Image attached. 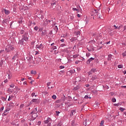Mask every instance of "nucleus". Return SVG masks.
I'll use <instances>...</instances> for the list:
<instances>
[{
	"label": "nucleus",
	"mask_w": 126,
	"mask_h": 126,
	"mask_svg": "<svg viewBox=\"0 0 126 126\" xmlns=\"http://www.w3.org/2000/svg\"><path fill=\"white\" fill-rule=\"evenodd\" d=\"M22 39L19 40L18 44L21 45H26V43L28 41H29V34H28V32H26L22 35Z\"/></svg>",
	"instance_id": "1"
},
{
	"label": "nucleus",
	"mask_w": 126,
	"mask_h": 126,
	"mask_svg": "<svg viewBox=\"0 0 126 126\" xmlns=\"http://www.w3.org/2000/svg\"><path fill=\"white\" fill-rule=\"evenodd\" d=\"M91 16H94L93 19H96V18H98V16H99V10H94L91 13Z\"/></svg>",
	"instance_id": "2"
},
{
	"label": "nucleus",
	"mask_w": 126,
	"mask_h": 126,
	"mask_svg": "<svg viewBox=\"0 0 126 126\" xmlns=\"http://www.w3.org/2000/svg\"><path fill=\"white\" fill-rule=\"evenodd\" d=\"M31 115H32V116H31V118H30V121H34V120H35L36 118L38 117L37 113H34V112H32Z\"/></svg>",
	"instance_id": "3"
},
{
	"label": "nucleus",
	"mask_w": 126,
	"mask_h": 126,
	"mask_svg": "<svg viewBox=\"0 0 126 126\" xmlns=\"http://www.w3.org/2000/svg\"><path fill=\"white\" fill-rule=\"evenodd\" d=\"M13 50H14V47H13V46H12V45L11 44L8 45L5 48V50L6 51L7 53H9V52H11V51H13Z\"/></svg>",
	"instance_id": "4"
},
{
	"label": "nucleus",
	"mask_w": 126,
	"mask_h": 126,
	"mask_svg": "<svg viewBox=\"0 0 126 126\" xmlns=\"http://www.w3.org/2000/svg\"><path fill=\"white\" fill-rule=\"evenodd\" d=\"M87 50H88L89 52H91L92 51V52H94V51H95V49H94V46H93V44L90 45L89 47H87Z\"/></svg>",
	"instance_id": "5"
},
{
	"label": "nucleus",
	"mask_w": 126,
	"mask_h": 126,
	"mask_svg": "<svg viewBox=\"0 0 126 126\" xmlns=\"http://www.w3.org/2000/svg\"><path fill=\"white\" fill-rule=\"evenodd\" d=\"M26 60H27L29 63H31L33 60V57L31 55H29L26 57Z\"/></svg>",
	"instance_id": "6"
},
{
	"label": "nucleus",
	"mask_w": 126,
	"mask_h": 126,
	"mask_svg": "<svg viewBox=\"0 0 126 126\" xmlns=\"http://www.w3.org/2000/svg\"><path fill=\"white\" fill-rule=\"evenodd\" d=\"M91 124V122L89 121V119H86L85 121L84 122V125H85V126H89Z\"/></svg>",
	"instance_id": "7"
},
{
	"label": "nucleus",
	"mask_w": 126,
	"mask_h": 126,
	"mask_svg": "<svg viewBox=\"0 0 126 126\" xmlns=\"http://www.w3.org/2000/svg\"><path fill=\"white\" fill-rule=\"evenodd\" d=\"M94 60H95V58H92V57L89 59L86 62L87 64H90V63H91V62H92V61H94Z\"/></svg>",
	"instance_id": "8"
},
{
	"label": "nucleus",
	"mask_w": 126,
	"mask_h": 126,
	"mask_svg": "<svg viewBox=\"0 0 126 126\" xmlns=\"http://www.w3.org/2000/svg\"><path fill=\"white\" fill-rule=\"evenodd\" d=\"M4 11V13H5V14H6V15H8L10 13V11L7 10V9H6L5 8L3 9L2 11Z\"/></svg>",
	"instance_id": "9"
},
{
	"label": "nucleus",
	"mask_w": 126,
	"mask_h": 126,
	"mask_svg": "<svg viewBox=\"0 0 126 126\" xmlns=\"http://www.w3.org/2000/svg\"><path fill=\"white\" fill-rule=\"evenodd\" d=\"M36 47L37 49H39L40 50H42V49H44V45H43V44H40L39 45H36Z\"/></svg>",
	"instance_id": "10"
},
{
	"label": "nucleus",
	"mask_w": 126,
	"mask_h": 126,
	"mask_svg": "<svg viewBox=\"0 0 126 126\" xmlns=\"http://www.w3.org/2000/svg\"><path fill=\"white\" fill-rule=\"evenodd\" d=\"M93 36L94 37L96 40H98V37H100V34L97 33H93Z\"/></svg>",
	"instance_id": "11"
},
{
	"label": "nucleus",
	"mask_w": 126,
	"mask_h": 126,
	"mask_svg": "<svg viewBox=\"0 0 126 126\" xmlns=\"http://www.w3.org/2000/svg\"><path fill=\"white\" fill-rule=\"evenodd\" d=\"M108 57L107 61H111L112 59H114V56L113 55L109 54Z\"/></svg>",
	"instance_id": "12"
},
{
	"label": "nucleus",
	"mask_w": 126,
	"mask_h": 126,
	"mask_svg": "<svg viewBox=\"0 0 126 126\" xmlns=\"http://www.w3.org/2000/svg\"><path fill=\"white\" fill-rule=\"evenodd\" d=\"M17 58H18V52H17L13 57L12 60H13V61H15V60H16V59H17Z\"/></svg>",
	"instance_id": "13"
},
{
	"label": "nucleus",
	"mask_w": 126,
	"mask_h": 126,
	"mask_svg": "<svg viewBox=\"0 0 126 126\" xmlns=\"http://www.w3.org/2000/svg\"><path fill=\"white\" fill-rule=\"evenodd\" d=\"M52 7H56L57 6V1H54L51 3Z\"/></svg>",
	"instance_id": "14"
},
{
	"label": "nucleus",
	"mask_w": 126,
	"mask_h": 126,
	"mask_svg": "<svg viewBox=\"0 0 126 126\" xmlns=\"http://www.w3.org/2000/svg\"><path fill=\"white\" fill-rule=\"evenodd\" d=\"M51 21H53L52 20H48V19H46L45 21H44V24L45 25H48V24H50V23L51 22Z\"/></svg>",
	"instance_id": "15"
},
{
	"label": "nucleus",
	"mask_w": 126,
	"mask_h": 126,
	"mask_svg": "<svg viewBox=\"0 0 126 126\" xmlns=\"http://www.w3.org/2000/svg\"><path fill=\"white\" fill-rule=\"evenodd\" d=\"M51 102H52V99L49 98L45 99L43 103H44V104H45V103H48V104H50Z\"/></svg>",
	"instance_id": "16"
},
{
	"label": "nucleus",
	"mask_w": 126,
	"mask_h": 126,
	"mask_svg": "<svg viewBox=\"0 0 126 126\" xmlns=\"http://www.w3.org/2000/svg\"><path fill=\"white\" fill-rule=\"evenodd\" d=\"M50 122H52V119L50 118H48L47 120L44 121V124H48Z\"/></svg>",
	"instance_id": "17"
},
{
	"label": "nucleus",
	"mask_w": 126,
	"mask_h": 126,
	"mask_svg": "<svg viewBox=\"0 0 126 126\" xmlns=\"http://www.w3.org/2000/svg\"><path fill=\"white\" fill-rule=\"evenodd\" d=\"M42 59L41 58H37L36 59V63H41V62H42Z\"/></svg>",
	"instance_id": "18"
},
{
	"label": "nucleus",
	"mask_w": 126,
	"mask_h": 126,
	"mask_svg": "<svg viewBox=\"0 0 126 126\" xmlns=\"http://www.w3.org/2000/svg\"><path fill=\"white\" fill-rule=\"evenodd\" d=\"M76 82H80V81H81V78H80V77H76L75 79Z\"/></svg>",
	"instance_id": "19"
},
{
	"label": "nucleus",
	"mask_w": 126,
	"mask_h": 126,
	"mask_svg": "<svg viewBox=\"0 0 126 126\" xmlns=\"http://www.w3.org/2000/svg\"><path fill=\"white\" fill-rule=\"evenodd\" d=\"M63 99H59V100H56V103H61V105H63Z\"/></svg>",
	"instance_id": "20"
},
{
	"label": "nucleus",
	"mask_w": 126,
	"mask_h": 126,
	"mask_svg": "<svg viewBox=\"0 0 126 126\" xmlns=\"http://www.w3.org/2000/svg\"><path fill=\"white\" fill-rule=\"evenodd\" d=\"M91 71L93 73H94V72H97V69L95 68H92L91 69Z\"/></svg>",
	"instance_id": "21"
},
{
	"label": "nucleus",
	"mask_w": 126,
	"mask_h": 126,
	"mask_svg": "<svg viewBox=\"0 0 126 126\" xmlns=\"http://www.w3.org/2000/svg\"><path fill=\"white\" fill-rule=\"evenodd\" d=\"M80 89V87L79 86H76V87H75L73 89V90H74V91H76L77 90H78V89Z\"/></svg>",
	"instance_id": "22"
},
{
	"label": "nucleus",
	"mask_w": 126,
	"mask_h": 126,
	"mask_svg": "<svg viewBox=\"0 0 126 126\" xmlns=\"http://www.w3.org/2000/svg\"><path fill=\"white\" fill-rule=\"evenodd\" d=\"M25 33V31L23 29L21 30L20 31V34H21V35H23V34Z\"/></svg>",
	"instance_id": "23"
},
{
	"label": "nucleus",
	"mask_w": 126,
	"mask_h": 126,
	"mask_svg": "<svg viewBox=\"0 0 126 126\" xmlns=\"http://www.w3.org/2000/svg\"><path fill=\"white\" fill-rule=\"evenodd\" d=\"M75 112H76L75 110H72L71 111L70 116H73V114H74H74H75Z\"/></svg>",
	"instance_id": "24"
},
{
	"label": "nucleus",
	"mask_w": 126,
	"mask_h": 126,
	"mask_svg": "<svg viewBox=\"0 0 126 126\" xmlns=\"http://www.w3.org/2000/svg\"><path fill=\"white\" fill-rule=\"evenodd\" d=\"M95 79H97V76L96 75H94L92 77V80H95Z\"/></svg>",
	"instance_id": "25"
},
{
	"label": "nucleus",
	"mask_w": 126,
	"mask_h": 126,
	"mask_svg": "<svg viewBox=\"0 0 126 126\" xmlns=\"http://www.w3.org/2000/svg\"><path fill=\"white\" fill-rule=\"evenodd\" d=\"M32 102H33V103H37L38 102V99H32Z\"/></svg>",
	"instance_id": "26"
},
{
	"label": "nucleus",
	"mask_w": 126,
	"mask_h": 126,
	"mask_svg": "<svg viewBox=\"0 0 126 126\" xmlns=\"http://www.w3.org/2000/svg\"><path fill=\"white\" fill-rule=\"evenodd\" d=\"M108 33L110 36H113V33H112V29H109V31H108Z\"/></svg>",
	"instance_id": "27"
},
{
	"label": "nucleus",
	"mask_w": 126,
	"mask_h": 126,
	"mask_svg": "<svg viewBox=\"0 0 126 126\" xmlns=\"http://www.w3.org/2000/svg\"><path fill=\"white\" fill-rule=\"evenodd\" d=\"M31 96L32 97H37V94H36L35 93H32V94H31Z\"/></svg>",
	"instance_id": "28"
},
{
	"label": "nucleus",
	"mask_w": 126,
	"mask_h": 126,
	"mask_svg": "<svg viewBox=\"0 0 126 126\" xmlns=\"http://www.w3.org/2000/svg\"><path fill=\"white\" fill-rule=\"evenodd\" d=\"M93 72L91 71V70H90V71L88 72V74L89 75V76H90V77H91V76H92V75H91V74H92Z\"/></svg>",
	"instance_id": "29"
},
{
	"label": "nucleus",
	"mask_w": 126,
	"mask_h": 126,
	"mask_svg": "<svg viewBox=\"0 0 126 126\" xmlns=\"http://www.w3.org/2000/svg\"><path fill=\"white\" fill-rule=\"evenodd\" d=\"M31 74H36L37 73V72L36 71L32 70L31 71Z\"/></svg>",
	"instance_id": "30"
},
{
	"label": "nucleus",
	"mask_w": 126,
	"mask_h": 126,
	"mask_svg": "<svg viewBox=\"0 0 126 126\" xmlns=\"http://www.w3.org/2000/svg\"><path fill=\"white\" fill-rule=\"evenodd\" d=\"M89 43H92L93 44H95V43H96V41L94 39H93V40H90L89 41Z\"/></svg>",
	"instance_id": "31"
},
{
	"label": "nucleus",
	"mask_w": 126,
	"mask_h": 126,
	"mask_svg": "<svg viewBox=\"0 0 126 126\" xmlns=\"http://www.w3.org/2000/svg\"><path fill=\"white\" fill-rule=\"evenodd\" d=\"M9 107H14V105L13 104V103L10 102L9 104Z\"/></svg>",
	"instance_id": "32"
},
{
	"label": "nucleus",
	"mask_w": 126,
	"mask_h": 126,
	"mask_svg": "<svg viewBox=\"0 0 126 126\" xmlns=\"http://www.w3.org/2000/svg\"><path fill=\"white\" fill-rule=\"evenodd\" d=\"M52 99H54V100H56L57 99V95H53L52 96Z\"/></svg>",
	"instance_id": "33"
},
{
	"label": "nucleus",
	"mask_w": 126,
	"mask_h": 126,
	"mask_svg": "<svg viewBox=\"0 0 126 126\" xmlns=\"http://www.w3.org/2000/svg\"><path fill=\"white\" fill-rule=\"evenodd\" d=\"M46 35V31H43L42 32V35L45 36Z\"/></svg>",
	"instance_id": "34"
},
{
	"label": "nucleus",
	"mask_w": 126,
	"mask_h": 126,
	"mask_svg": "<svg viewBox=\"0 0 126 126\" xmlns=\"http://www.w3.org/2000/svg\"><path fill=\"white\" fill-rule=\"evenodd\" d=\"M122 55H123V58H125V57H126V51L125 52H124V53L122 54Z\"/></svg>",
	"instance_id": "35"
},
{
	"label": "nucleus",
	"mask_w": 126,
	"mask_h": 126,
	"mask_svg": "<svg viewBox=\"0 0 126 126\" xmlns=\"http://www.w3.org/2000/svg\"><path fill=\"white\" fill-rule=\"evenodd\" d=\"M100 126H104V121L102 120L100 123Z\"/></svg>",
	"instance_id": "36"
},
{
	"label": "nucleus",
	"mask_w": 126,
	"mask_h": 126,
	"mask_svg": "<svg viewBox=\"0 0 126 126\" xmlns=\"http://www.w3.org/2000/svg\"><path fill=\"white\" fill-rule=\"evenodd\" d=\"M24 107V104H22L20 106V109H23Z\"/></svg>",
	"instance_id": "37"
},
{
	"label": "nucleus",
	"mask_w": 126,
	"mask_h": 126,
	"mask_svg": "<svg viewBox=\"0 0 126 126\" xmlns=\"http://www.w3.org/2000/svg\"><path fill=\"white\" fill-rule=\"evenodd\" d=\"M112 101L113 103H115V102H116L117 100L116 99V98H113L112 99Z\"/></svg>",
	"instance_id": "38"
},
{
	"label": "nucleus",
	"mask_w": 126,
	"mask_h": 126,
	"mask_svg": "<svg viewBox=\"0 0 126 126\" xmlns=\"http://www.w3.org/2000/svg\"><path fill=\"white\" fill-rule=\"evenodd\" d=\"M34 29L35 31H38V30L39 29V27H38L37 26H35L34 28Z\"/></svg>",
	"instance_id": "39"
},
{
	"label": "nucleus",
	"mask_w": 126,
	"mask_h": 126,
	"mask_svg": "<svg viewBox=\"0 0 126 126\" xmlns=\"http://www.w3.org/2000/svg\"><path fill=\"white\" fill-rule=\"evenodd\" d=\"M120 110L121 111V112H124L125 111V108H124L123 107H121L120 108Z\"/></svg>",
	"instance_id": "40"
},
{
	"label": "nucleus",
	"mask_w": 126,
	"mask_h": 126,
	"mask_svg": "<svg viewBox=\"0 0 126 126\" xmlns=\"http://www.w3.org/2000/svg\"><path fill=\"white\" fill-rule=\"evenodd\" d=\"M118 68H123V65L121 64H119L118 65Z\"/></svg>",
	"instance_id": "41"
},
{
	"label": "nucleus",
	"mask_w": 126,
	"mask_h": 126,
	"mask_svg": "<svg viewBox=\"0 0 126 126\" xmlns=\"http://www.w3.org/2000/svg\"><path fill=\"white\" fill-rule=\"evenodd\" d=\"M72 10L73 11H78V9H77L76 8H72Z\"/></svg>",
	"instance_id": "42"
},
{
	"label": "nucleus",
	"mask_w": 126,
	"mask_h": 126,
	"mask_svg": "<svg viewBox=\"0 0 126 126\" xmlns=\"http://www.w3.org/2000/svg\"><path fill=\"white\" fill-rule=\"evenodd\" d=\"M114 106H115L116 107H118V106H120V103H115V104H114Z\"/></svg>",
	"instance_id": "43"
},
{
	"label": "nucleus",
	"mask_w": 126,
	"mask_h": 126,
	"mask_svg": "<svg viewBox=\"0 0 126 126\" xmlns=\"http://www.w3.org/2000/svg\"><path fill=\"white\" fill-rule=\"evenodd\" d=\"M32 112H33V113H37V108H35L33 109V111H32Z\"/></svg>",
	"instance_id": "44"
},
{
	"label": "nucleus",
	"mask_w": 126,
	"mask_h": 126,
	"mask_svg": "<svg viewBox=\"0 0 126 126\" xmlns=\"http://www.w3.org/2000/svg\"><path fill=\"white\" fill-rule=\"evenodd\" d=\"M86 57H87L88 58H89V57H90V53H87Z\"/></svg>",
	"instance_id": "45"
},
{
	"label": "nucleus",
	"mask_w": 126,
	"mask_h": 126,
	"mask_svg": "<svg viewBox=\"0 0 126 126\" xmlns=\"http://www.w3.org/2000/svg\"><path fill=\"white\" fill-rule=\"evenodd\" d=\"M61 112L56 111V116H59V114H60Z\"/></svg>",
	"instance_id": "46"
},
{
	"label": "nucleus",
	"mask_w": 126,
	"mask_h": 126,
	"mask_svg": "<svg viewBox=\"0 0 126 126\" xmlns=\"http://www.w3.org/2000/svg\"><path fill=\"white\" fill-rule=\"evenodd\" d=\"M10 87L11 88H13V87H14V85L13 84H12L11 85H10Z\"/></svg>",
	"instance_id": "47"
},
{
	"label": "nucleus",
	"mask_w": 126,
	"mask_h": 126,
	"mask_svg": "<svg viewBox=\"0 0 126 126\" xmlns=\"http://www.w3.org/2000/svg\"><path fill=\"white\" fill-rule=\"evenodd\" d=\"M10 109L9 108H7L6 109V110L4 111V113H5L6 112H8V111H10Z\"/></svg>",
	"instance_id": "48"
},
{
	"label": "nucleus",
	"mask_w": 126,
	"mask_h": 126,
	"mask_svg": "<svg viewBox=\"0 0 126 126\" xmlns=\"http://www.w3.org/2000/svg\"><path fill=\"white\" fill-rule=\"evenodd\" d=\"M22 22H23V21L22 20H20L18 21V23H20V24H22Z\"/></svg>",
	"instance_id": "49"
},
{
	"label": "nucleus",
	"mask_w": 126,
	"mask_h": 126,
	"mask_svg": "<svg viewBox=\"0 0 126 126\" xmlns=\"http://www.w3.org/2000/svg\"><path fill=\"white\" fill-rule=\"evenodd\" d=\"M3 109H4L3 106L1 107L0 108V112H1L2 111H3Z\"/></svg>",
	"instance_id": "50"
},
{
	"label": "nucleus",
	"mask_w": 126,
	"mask_h": 126,
	"mask_svg": "<svg viewBox=\"0 0 126 126\" xmlns=\"http://www.w3.org/2000/svg\"><path fill=\"white\" fill-rule=\"evenodd\" d=\"M62 123H61V122H59V123L58 124L57 126H62Z\"/></svg>",
	"instance_id": "51"
},
{
	"label": "nucleus",
	"mask_w": 126,
	"mask_h": 126,
	"mask_svg": "<svg viewBox=\"0 0 126 126\" xmlns=\"http://www.w3.org/2000/svg\"><path fill=\"white\" fill-rule=\"evenodd\" d=\"M64 67V66H60L59 67V68L61 69H63V68Z\"/></svg>",
	"instance_id": "52"
},
{
	"label": "nucleus",
	"mask_w": 126,
	"mask_h": 126,
	"mask_svg": "<svg viewBox=\"0 0 126 126\" xmlns=\"http://www.w3.org/2000/svg\"><path fill=\"white\" fill-rule=\"evenodd\" d=\"M41 125V121H39L38 123H37V126H40Z\"/></svg>",
	"instance_id": "53"
},
{
	"label": "nucleus",
	"mask_w": 126,
	"mask_h": 126,
	"mask_svg": "<svg viewBox=\"0 0 126 126\" xmlns=\"http://www.w3.org/2000/svg\"><path fill=\"white\" fill-rule=\"evenodd\" d=\"M74 18V17H73V16H70V19H71L72 20H73Z\"/></svg>",
	"instance_id": "54"
},
{
	"label": "nucleus",
	"mask_w": 126,
	"mask_h": 126,
	"mask_svg": "<svg viewBox=\"0 0 126 126\" xmlns=\"http://www.w3.org/2000/svg\"><path fill=\"white\" fill-rule=\"evenodd\" d=\"M53 50H57V46H53Z\"/></svg>",
	"instance_id": "55"
},
{
	"label": "nucleus",
	"mask_w": 126,
	"mask_h": 126,
	"mask_svg": "<svg viewBox=\"0 0 126 126\" xmlns=\"http://www.w3.org/2000/svg\"><path fill=\"white\" fill-rule=\"evenodd\" d=\"M44 18V15H41L40 16V19H43Z\"/></svg>",
	"instance_id": "56"
},
{
	"label": "nucleus",
	"mask_w": 126,
	"mask_h": 126,
	"mask_svg": "<svg viewBox=\"0 0 126 126\" xmlns=\"http://www.w3.org/2000/svg\"><path fill=\"white\" fill-rule=\"evenodd\" d=\"M65 46V44H62L61 45V47H64Z\"/></svg>",
	"instance_id": "57"
},
{
	"label": "nucleus",
	"mask_w": 126,
	"mask_h": 126,
	"mask_svg": "<svg viewBox=\"0 0 126 126\" xmlns=\"http://www.w3.org/2000/svg\"><path fill=\"white\" fill-rule=\"evenodd\" d=\"M88 98H89L88 95H85V97H84L85 99H88Z\"/></svg>",
	"instance_id": "58"
},
{
	"label": "nucleus",
	"mask_w": 126,
	"mask_h": 126,
	"mask_svg": "<svg viewBox=\"0 0 126 126\" xmlns=\"http://www.w3.org/2000/svg\"><path fill=\"white\" fill-rule=\"evenodd\" d=\"M69 72H70V73L71 74V73H73L74 72V71L73 70H70Z\"/></svg>",
	"instance_id": "59"
},
{
	"label": "nucleus",
	"mask_w": 126,
	"mask_h": 126,
	"mask_svg": "<svg viewBox=\"0 0 126 126\" xmlns=\"http://www.w3.org/2000/svg\"><path fill=\"white\" fill-rule=\"evenodd\" d=\"M98 18H100L101 19L102 18V15H98Z\"/></svg>",
	"instance_id": "60"
},
{
	"label": "nucleus",
	"mask_w": 126,
	"mask_h": 126,
	"mask_svg": "<svg viewBox=\"0 0 126 126\" xmlns=\"http://www.w3.org/2000/svg\"><path fill=\"white\" fill-rule=\"evenodd\" d=\"M113 27H115L114 29H118V26L114 25V26H113Z\"/></svg>",
	"instance_id": "61"
},
{
	"label": "nucleus",
	"mask_w": 126,
	"mask_h": 126,
	"mask_svg": "<svg viewBox=\"0 0 126 126\" xmlns=\"http://www.w3.org/2000/svg\"><path fill=\"white\" fill-rule=\"evenodd\" d=\"M7 79H5L4 81V83H7Z\"/></svg>",
	"instance_id": "62"
},
{
	"label": "nucleus",
	"mask_w": 126,
	"mask_h": 126,
	"mask_svg": "<svg viewBox=\"0 0 126 126\" xmlns=\"http://www.w3.org/2000/svg\"><path fill=\"white\" fill-rule=\"evenodd\" d=\"M3 60H1L0 64H3Z\"/></svg>",
	"instance_id": "63"
},
{
	"label": "nucleus",
	"mask_w": 126,
	"mask_h": 126,
	"mask_svg": "<svg viewBox=\"0 0 126 126\" xmlns=\"http://www.w3.org/2000/svg\"><path fill=\"white\" fill-rule=\"evenodd\" d=\"M125 30H126V26L124 27V31H125Z\"/></svg>",
	"instance_id": "64"
}]
</instances>
